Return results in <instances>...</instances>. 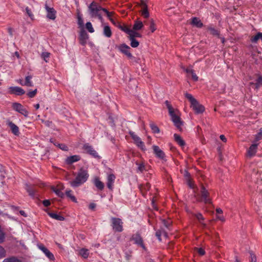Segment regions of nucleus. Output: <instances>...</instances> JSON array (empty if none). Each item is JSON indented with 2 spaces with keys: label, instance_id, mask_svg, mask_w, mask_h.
Segmentation results:
<instances>
[{
  "label": "nucleus",
  "instance_id": "nucleus-38",
  "mask_svg": "<svg viewBox=\"0 0 262 262\" xmlns=\"http://www.w3.org/2000/svg\"><path fill=\"white\" fill-rule=\"evenodd\" d=\"M32 79L31 76H27L25 78L24 85L27 86H32L33 85L32 82L31 81Z\"/></svg>",
  "mask_w": 262,
  "mask_h": 262
},
{
  "label": "nucleus",
  "instance_id": "nucleus-28",
  "mask_svg": "<svg viewBox=\"0 0 262 262\" xmlns=\"http://www.w3.org/2000/svg\"><path fill=\"white\" fill-rule=\"evenodd\" d=\"M143 27V24L141 21L136 20L135 21L133 29L135 31L141 30Z\"/></svg>",
  "mask_w": 262,
  "mask_h": 262
},
{
  "label": "nucleus",
  "instance_id": "nucleus-49",
  "mask_svg": "<svg viewBox=\"0 0 262 262\" xmlns=\"http://www.w3.org/2000/svg\"><path fill=\"white\" fill-rule=\"evenodd\" d=\"M102 11L105 13V14H106L107 15V17H108V18L109 19V20L110 19V18H112V15L113 14V12H109L108 11H107V9H106L105 8H104L103 9H102Z\"/></svg>",
  "mask_w": 262,
  "mask_h": 262
},
{
  "label": "nucleus",
  "instance_id": "nucleus-53",
  "mask_svg": "<svg viewBox=\"0 0 262 262\" xmlns=\"http://www.w3.org/2000/svg\"><path fill=\"white\" fill-rule=\"evenodd\" d=\"M191 76V77H192V79L194 80V81H197L198 80V77L196 76V75L195 74V73H194V71L193 70V71L192 72V73H191L190 74Z\"/></svg>",
  "mask_w": 262,
  "mask_h": 262
},
{
  "label": "nucleus",
  "instance_id": "nucleus-46",
  "mask_svg": "<svg viewBox=\"0 0 262 262\" xmlns=\"http://www.w3.org/2000/svg\"><path fill=\"white\" fill-rule=\"evenodd\" d=\"M195 251L200 255L202 256L205 254V251L202 248H195Z\"/></svg>",
  "mask_w": 262,
  "mask_h": 262
},
{
  "label": "nucleus",
  "instance_id": "nucleus-54",
  "mask_svg": "<svg viewBox=\"0 0 262 262\" xmlns=\"http://www.w3.org/2000/svg\"><path fill=\"white\" fill-rule=\"evenodd\" d=\"M125 257L126 260H127V261H129L130 259V257H132L131 252H125Z\"/></svg>",
  "mask_w": 262,
  "mask_h": 262
},
{
  "label": "nucleus",
  "instance_id": "nucleus-16",
  "mask_svg": "<svg viewBox=\"0 0 262 262\" xmlns=\"http://www.w3.org/2000/svg\"><path fill=\"white\" fill-rule=\"evenodd\" d=\"M258 145V143L253 142L247 150V154L248 156L252 157L255 155L257 152Z\"/></svg>",
  "mask_w": 262,
  "mask_h": 262
},
{
  "label": "nucleus",
  "instance_id": "nucleus-36",
  "mask_svg": "<svg viewBox=\"0 0 262 262\" xmlns=\"http://www.w3.org/2000/svg\"><path fill=\"white\" fill-rule=\"evenodd\" d=\"M262 139V128H260L259 130L258 133L255 135V139L253 142L256 143L258 141Z\"/></svg>",
  "mask_w": 262,
  "mask_h": 262
},
{
  "label": "nucleus",
  "instance_id": "nucleus-10",
  "mask_svg": "<svg viewBox=\"0 0 262 262\" xmlns=\"http://www.w3.org/2000/svg\"><path fill=\"white\" fill-rule=\"evenodd\" d=\"M83 149L87 153L93 156L95 158L100 159V157L99 156L97 152L94 149L92 146L89 144H85L83 146Z\"/></svg>",
  "mask_w": 262,
  "mask_h": 262
},
{
  "label": "nucleus",
  "instance_id": "nucleus-51",
  "mask_svg": "<svg viewBox=\"0 0 262 262\" xmlns=\"http://www.w3.org/2000/svg\"><path fill=\"white\" fill-rule=\"evenodd\" d=\"M57 146H59V147L61 149H62V150L67 151L68 149V146H66L65 144H58Z\"/></svg>",
  "mask_w": 262,
  "mask_h": 262
},
{
  "label": "nucleus",
  "instance_id": "nucleus-1",
  "mask_svg": "<svg viewBox=\"0 0 262 262\" xmlns=\"http://www.w3.org/2000/svg\"><path fill=\"white\" fill-rule=\"evenodd\" d=\"M89 177L88 171L83 168H81L78 172L75 180L70 182V185L73 187H78L85 183Z\"/></svg>",
  "mask_w": 262,
  "mask_h": 262
},
{
  "label": "nucleus",
  "instance_id": "nucleus-11",
  "mask_svg": "<svg viewBox=\"0 0 262 262\" xmlns=\"http://www.w3.org/2000/svg\"><path fill=\"white\" fill-rule=\"evenodd\" d=\"M8 93L10 94L21 96L25 94V91L22 88L18 86H10L9 88Z\"/></svg>",
  "mask_w": 262,
  "mask_h": 262
},
{
  "label": "nucleus",
  "instance_id": "nucleus-63",
  "mask_svg": "<svg viewBox=\"0 0 262 262\" xmlns=\"http://www.w3.org/2000/svg\"><path fill=\"white\" fill-rule=\"evenodd\" d=\"M220 139L223 141L224 142H226L227 141V139L225 137V136L223 135H221L220 137Z\"/></svg>",
  "mask_w": 262,
  "mask_h": 262
},
{
  "label": "nucleus",
  "instance_id": "nucleus-15",
  "mask_svg": "<svg viewBox=\"0 0 262 262\" xmlns=\"http://www.w3.org/2000/svg\"><path fill=\"white\" fill-rule=\"evenodd\" d=\"M7 124L10 128L12 133L15 136H18L20 134L18 127L11 121H7Z\"/></svg>",
  "mask_w": 262,
  "mask_h": 262
},
{
  "label": "nucleus",
  "instance_id": "nucleus-24",
  "mask_svg": "<svg viewBox=\"0 0 262 262\" xmlns=\"http://www.w3.org/2000/svg\"><path fill=\"white\" fill-rule=\"evenodd\" d=\"M259 40H262V33L258 32L255 36H252L250 38V41L252 43H256Z\"/></svg>",
  "mask_w": 262,
  "mask_h": 262
},
{
  "label": "nucleus",
  "instance_id": "nucleus-39",
  "mask_svg": "<svg viewBox=\"0 0 262 262\" xmlns=\"http://www.w3.org/2000/svg\"><path fill=\"white\" fill-rule=\"evenodd\" d=\"M66 194L68 198H70L73 202H76V199L75 196L72 194V191L71 190H67Z\"/></svg>",
  "mask_w": 262,
  "mask_h": 262
},
{
  "label": "nucleus",
  "instance_id": "nucleus-30",
  "mask_svg": "<svg viewBox=\"0 0 262 262\" xmlns=\"http://www.w3.org/2000/svg\"><path fill=\"white\" fill-rule=\"evenodd\" d=\"M174 138L175 141L178 143L179 145L181 146H183L185 145L184 141L182 139V138L179 135L175 134H174Z\"/></svg>",
  "mask_w": 262,
  "mask_h": 262
},
{
  "label": "nucleus",
  "instance_id": "nucleus-26",
  "mask_svg": "<svg viewBox=\"0 0 262 262\" xmlns=\"http://www.w3.org/2000/svg\"><path fill=\"white\" fill-rule=\"evenodd\" d=\"M47 213L51 217L57 221H62L64 220V217L63 216L56 213L50 212L49 211H47Z\"/></svg>",
  "mask_w": 262,
  "mask_h": 262
},
{
  "label": "nucleus",
  "instance_id": "nucleus-19",
  "mask_svg": "<svg viewBox=\"0 0 262 262\" xmlns=\"http://www.w3.org/2000/svg\"><path fill=\"white\" fill-rule=\"evenodd\" d=\"M152 149L154 150V154L156 155V156L161 159H163L165 157V154L164 152L159 148L158 146L157 145H154L152 146Z\"/></svg>",
  "mask_w": 262,
  "mask_h": 262
},
{
  "label": "nucleus",
  "instance_id": "nucleus-7",
  "mask_svg": "<svg viewBox=\"0 0 262 262\" xmlns=\"http://www.w3.org/2000/svg\"><path fill=\"white\" fill-rule=\"evenodd\" d=\"M129 134L132 139L134 140L135 144L142 150H145V147L144 143L142 141L141 138L132 131H130Z\"/></svg>",
  "mask_w": 262,
  "mask_h": 262
},
{
  "label": "nucleus",
  "instance_id": "nucleus-40",
  "mask_svg": "<svg viewBox=\"0 0 262 262\" xmlns=\"http://www.w3.org/2000/svg\"><path fill=\"white\" fill-rule=\"evenodd\" d=\"M28 192L29 193V194L32 196V197H35L36 196V190L32 188V187H28L27 189Z\"/></svg>",
  "mask_w": 262,
  "mask_h": 262
},
{
  "label": "nucleus",
  "instance_id": "nucleus-9",
  "mask_svg": "<svg viewBox=\"0 0 262 262\" xmlns=\"http://www.w3.org/2000/svg\"><path fill=\"white\" fill-rule=\"evenodd\" d=\"M130 241H134V244L140 246L143 249H145L143 239L139 233H136L133 234L130 238Z\"/></svg>",
  "mask_w": 262,
  "mask_h": 262
},
{
  "label": "nucleus",
  "instance_id": "nucleus-61",
  "mask_svg": "<svg viewBox=\"0 0 262 262\" xmlns=\"http://www.w3.org/2000/svg\"><path fill=\"white\" fill-rule=\"evenodd\" d=\"M96 206V204H95L94 203H90V204L89 205V208L90 209L94 210Z\"/></svg>",
  "mask_w": 262,
  "mask_h": 262
},
{
  "label": "nucleus",
  "instance_id": "nucleus-34",
  "mask_svg": "<svg viewBox=\"0 0 262 262\" xmlns=\"http://www.w3.org/2000/svg\"><path fill=\"white\" fill-rule=\"evenodd\" d=\"M79 254L84 258H87L89 255V250L85 248H82L79 250Z\"/></svg>",
  "mask_w": 262,
  "mask_h": 262
},
{
  "label": "nucleus",
  "instance_id": "nucleus-6",
  "mask_svg": "<svg viewBox=\"0 0 262 262\" xmlns=\"http://www.w3.org/2000/svg\"><path fill=\"white\" fill-rule=\"evenodd\" d=\"M90 14L92 17H95V16L99 13V11L104 9L97 3L93 2L88 7Z\"/></svg>",
  "mask_w": 262,
  "mask_h": 262
},
{
  "label": "nucleus",
  "instance_id": "nucleus-60",
  "mask_svg": "<svg viewBox=\"0 0 262 262\" xmlns=\"http://www.w3.org/2000/svg\"><path fill=\"white\" fill-rule=\"evenodd\" d=\"M250 262H256V258L254 254H251Z\"/></svg>",
  "mask_w": 262,
  "mask_h": 262
},
{
  "label": "nucleus",
  "instance_id": "nucleus-8",
  "mask_svg": "<svg viewBox=\"0 0 262 262\" xmlns=\"http://www.w3.org/2000/svg\"><path fill=\"white\" fill-rule=\"evenodd\" d=\"M12 108L15 111L19 113L25 117L28 116V112L20 103L15 102L12 104Z\"/></svg>",
  "mask_w": 262,
  "mask_h": 262
},
{
  "label": "nucleus",
  "instance_id": "nucleus-22",
  "mask_svg": "<svg viewBox=\"0 0 262 262\" xmlns=\"http://www.w3.org/2000/svg\"><path fill=\"white\" fill-rule=\"evenodd\" d=\"M80 160V157L78 155H74L69 157L66 159V163L68 164H71L74 162H77Z\"/></svg>",
  "mask_w": 262,
  "mask_h": 262
},
{
  "label": "nucleus",
  "instance_id": "nucleus-37",
  "mask_svg": "<svg viewBox=\"0 0 262 262\" xmlns=\"http://www.w3.org/2000/svg\"><path fill=\"white\" fill-rule=\"evenodd\" d=\"M118 27L123 32H125L128 35L129 34V32H130L131 29H129L127 26L126 25H119Z\"/></svg>",
  "mask_w": 262,
  "mask_h": 262
},
{
  "label": "nucleus",
  "instance_id": "nucleus-13",
  "mask_svg": "<svg viewBox=\"0 0 262 262\" xmlns=\"http://www.w3.org/2000/svg\"><path fill=\"white\" fill-rule=\"evenodd\" d=\"M119 51L128 58L132 57V54L129 52L130 48L125 43L120 45L118 47Z\"/></svg>",
  "mask_w": 262,
  "mask_h": 262
},
{
  "label": "nucleus",
  "instance_id": "nucleus-18",
  "mask_svg": "<svg viewBox=\"0 0 262 262\" xmlns=\"http://www.w3.org/2000/svg\"><path fill=\"white\" fill-rule=\"evenodd\" d=\"M116 179V177L114 174H110L107 178V187L110 189L112 190L113 189L114 183Z\"/></svg>",
  "mask_w": 262,
  "mask_h": 262
},
{
  "label": "nucleus",
  "instance_id": "nucleus-57",
  "mask_svg": "<svg viewBox=\"0 0 262 262\" xmlns=\"http://www.w3.org/2000/svg\"><path fill=\"white\" fill-rule=\"evenodd\" d=\"M161 234H162V232L161 231L159 230V231H157L156 232V236L158 237V239L161 241Z\"/></svg>",
  "mask_w": 262,
  "mask_h": 262
},
{
  "label": "nucleus",
  "instance_id": "nucleus-55",
  "mask_svg": "<svg viewBox=\"0 0 262 262\" xmlns=\"http://www.w3.org/2000/svg\"><path fill=\"white\" fill-rule=\"evenodd\" d=\"M140 5H141L142 9H143L144 8H147V5L146 2L144 1H143V0H141V1Z\"/></svg>",
  "mask_w": 262,
  "mask_h": 262
},
{
  "label": "nucleus",
  "instance_id": "nucleus-50",
  "mask_svg": "<svg viewBox=\"0 0 262 262\" xmlns=\"http://www.w3.org/2000/svg\"><path fill=\"white\" fill-rule=\"evenodd\" d=\"M6 256V251L4 248L0 246V258L4 257Z\"/></svg>",
  "mask_w": 262,
  "mask_h": 262
},
{
  "label": "nucleus",
  "instance_id": "nucleus-14",
  "mask_svg": "<svg viewBox=\"0 0 262 262\" xmlns=\"http://www.w3.org/2000/svg\"><path fill=\"white\" fill-rule=\"evenodd\" d=\"M45 8L47 12V17L52 20L56 18V11L53 8H50L47 5L45 6Z\"/></svg>",
  "mask_w": 262,
  "mask_h": 262
},
{
  "label": "nucleus",
  "instance_id": "nucleus-56",
  "mask_svg": "<svg viewBox=\"0 0 262 262\" xmlns=\"http://www.w3.org/2000/svg\"><path fill=\"white\" fill-rule=\"evenodd\" d=\"M26 11L28 15L29 16V17H32V16H33V14L31 12V10L28 7H27L26 8Z\"/></svg>",
  "mask_w": 262,
  "mask_h": 262
},
{
  "label": "nucleus",
  "instance_id": "nucleus-20",
  "mask_svg": "<svg viewBox=\"0 0 262 262\" xmlns=\"http://www.w3.org/2000/svg\"><path fill=\"white\" fill-rule=\"evenodd\" d=\"M257 78L255 80V82H251L250 84L251 85H254L255 86L254 89L258 90L262 85V76L259 75H257Z\"/></svg>",
  "mask_w": 262,
  "mask_h": 262
},
{
  "label": "nucleus",
  "instance_id": "nucleus-29",
  "mask_svg": "<svg viewBox=\"0 0 262 262\" xmlns=\"http://www.w3.org/2000/svg\"><path fill=\"white\" fill-rule=\"evenodd\" d=\"M194 215L198 219L199 223L202 225L203 227L205 228L206 227V224L203 223L204 218L203 215L201 213H198L195 214Z\"/></svg>",
  "mask_w": 262,
  "mask_h": 262
},
{
  "label": "nucleus",
  "instance_id": "nucleus-64",
  "mask_svg": "<svg viewBox=\"0 0 262 262\" xmlns=\"http://www.w3.org/2000/svg\"><path fill=\"white\" fill-rule=\"evenodd\" d=\"M216 212L217 215H220L223 213V211L221 208H217L216 209Z\"/></svg>",
  "mask_w": 262,
  "mask_h": 262
},
{
  "label": "nucleus",
  "instance_id": "nucleus-44",
  "mask_svg": "<svg viewBox=\"0 0 262 262\" xmlns=\"http://www.w3.org/2000/svg\"><path fill=\"white\" fill-rule=\"evenodd\" d=\"M130 41V46L133 48H137L139 45V42L136 39H131L129 38Z\"/></svg>",
  "mask_w": 262,
  "mask_h": 262
},
{
  "label": "nucleus",
  "instance_id": "nucleus-33",
  "mask_svg": "<svg viewBox=\"0 0 262 262\" xmlns=\"http://www.w3.org/2000/svg\"><path fill=\"white\" fill-rule=\"evenodd\" d=\"M3 262H22V261L15 256H11L4 259Z\"/></svg>",
  "mask_w": 262,
  "mask_h": 262
},
{
  "label": "nucleus",
  "instance_id": "nucleus-2",
  "mask_svg": "<svg viewBox=\"0 0 262 262\" xmlns=\"http://www.w3.org/2000/svg\"><path fill=\"white\" fill-rule=\"evenodd\" d=\"M185 97L190 101L191 107L196 114H201L205 111V107L203 105L200 104L191 94L186 93L185 94Z\"/></svg>",
  "mask_w": 262,
  "mask_h": 262
},
{
  "label": "nucleus",
  "instance_id": "nucleus-4",
  "mask_svg": "<svg viewBox=\"0 0 262 262\" xmlns=\"http://www.w3.org/2000/svg\"><path fill=\"white\" fill-rule=\"evenodd\" d=\"M199 201L208 204H211L212 203L209 192L203 185L201 186V196L199 199Z\"/></svg>",
  "mask_w": 262,
  "mask_h": 262
},
{
  "label": "nucleus",
  "instance_id": "nucleus-47",
  "mask_svg": "<svg viewBox=\"0 0 262 262\" xmlns=\"http://www.w3.org/2000/svg\"><path fill=\"white\" fill-rule=\"evenodd\" d=\"M149 28L151 30V32H154L156 30L155 24L152 19L150 20Z\"/></svg>",
  "mask_w": 262,
  "mask_h": 262
},
{
  "label": "nucleus",
  "instance_id": "nucleus-31",
  "mask_svg": "<svg viewBox=\"0 0 262 262\" xmlns=\"http://www.w3.org/2000/svg\"><path fill=\"white\" fill-rule=\"evenodd\" d=\"M128 35V38L131 39H135V37H141V35L139 33L137 32L136 31L133 29L130 30V32H129Z\"/></svg>",
  "mask_w": 262,
  "mask_h": 262
},
{
  "label": "nucleus",
  "instance_id": "nucleus-17",
  "mask_svg": "<svg viewBox=\"0 0 262 262\" xmlns=\"http://www.w3.org/2000/svg\"><path fill=\"white\" fill-rule=\"evenodd\" d=\"M38 248L40 250H41L42 251V252L50 260L54 259V256L53 254L43 245H39Z\"/></svg>",
  "mask_w": 262,
  "mask_h": 262
},
{
  "label": "nucleus",
  "instance_id": "nucleus-62",
  "mask_svg": "<svg viewBox=\"0 0 262 262\" xmlns=\"http://www.w3.org/2000/svg\"><path fill=\"white\" fill-rule=\"evenodd\" d=\"M185 71L188 74H190L191 73H192V72L193 71V70L191 68H187L186 70H185Z\"/></svg>",
  "mask_w": 262,
  "mask_h": 262
},
{
  "label": "nucleus",
  "instance_id": "nucleus-58",
  "mask_svg": "<svg viewBox=\"0 0 262 262\" xmlns=\"http://www.w3.org/2000/svg\"><path fill=\"white\" fill-rule=\"evenodd\" d=\"M138 169L141 172H142L145 169V166L143 164H140L138 167Z\"/></svg>",
  "mask_w": 262,
  "mask_h": 262
},
{
  "label": "nucleus",
  "instance_id": "nucleus-45",
  "mask_svg": "<svg viewBox=\"0 0 262 262\" xmlns=\"http://www.w3.org/2000/svg\"><path fill=\"white\" fill-rule=\"evenodd\" d=\"M142 15L143 17H144L145 18H147L149 17V12L148 11V9L147 8H144L142 9Z\"/></svg>",
  "mask_w": 262,
  "mask_h": 262
},
{
  "label": "nucleus",
  "instance_id": "nucleus-23",
  "mask_svg": "<svg viewBox=\"0 0 262 262\" xmlns=\"http://www.w3.org/2000/svg\"><path fill=\"white\" fill-rule=\"evenodd\" d=\"M207 30L212 35L219 37L220 31L216 29L214 27H213L211 26H209L207 27Z\"/></svg>",
  "mask_w": 262,
  "mask_h": 262
},
{
  "label": "nucleus",
  "instance_id": "nucleus-43",
  "mask_svg": "<svg viewBox=\"0 0 262 262\" xmlns=\"http://www.w3.org/2000/svg\"><path fill=\"white\" fill-rule=\"evenodd\" d=\"M50 53H49V52H45L42 53L41 56V58L46 62H47L48 61L49 58L50 57Z\"/></svg>",
  "mask_w": 262,
  "mask_h": 262
},
{
  "label": "nucleus",
  "instance_id": "nucleus-59",
  "mask_svg": "<svg viewBox=\"0 0 262 262\" xmlns=\"http://www.w3.org/2000/svg\"><path fill=\"white\" fill-rule=\"evenodd\" d=\"M42 204L45 207H48L50 205L51 203L49 200H45L43 201Z\"/></svg>",
  "mask_w": 262,
  "mask_h": 262
},
{
  "label": "nucleus",
  "instance_id": "nucleus-41",
  "mask_svg": "<svg viewBox=\"0 0 262 262\" xmlns=\"http://www.w3.org/2000/svg\"><path fill=\"white\" fill-rule=\"evenodd\" d=\"M86 29L90 33L94 32V29L93 27L92 24L90 22H88L85 24Z\"/></svg>",
  "mask_w": 262,
  "mask_h": 262
},
{
  "label": "nucleus",
  "instance_id": "nucleus-21",
  "mask_svg": "<svg viewBox=\"0 0 262 262\" xmlns=\"http://www.w3.org/2000/svg\"><path fill=\"white\" fill-rule=\"evenodd\" d=\"M93 183L98 190H102L104 189V184L100 180L99 178H95Z\"/></svg>",
  "mask_w": 262,
  "mask_h": 262
},
{
  "label": "nucleus",
  "instance_id": "nucleus-5",
  "mask_svg": "<svg viewBox=\"0 0 262 262\" xmlns=\"http://www.w3.org/2000/svg\"><path fill=\"white\" fill-rule=\"evenodd\" d=\"M112 226L115 232H121L123 231V222L119 218H111Z\"/></svg>",
  "mask_w": 262,
  "mask_h": 262
},
{
  "label": "nucleus",
  "instance_id": "nucleus-42",
  "mask_svg": "<svg viewBox=\"0 0 262 262\" xmlns=\"http://www.w3.org/2000/svg\"><path fill=\"white\" fill-rule=\"evenodd\" d=\"M77 24L80 27H82L83 26V20L82 17V15L79 13L77 14Z\"/></svg>",
  "mask_w": 262,
  "mask_h": 262
},
{
  "label": "nucleus",
  "instance_id": "nucleus-27",
  "mask_svg": "<svg viewBox=\"0 0 262 262\" xmlns=\"http://www.w3.org/2000/svg\"><path fill=\"white\" fill-rule=\"evenodd\" d=\"M103 35L108 38H110L112 35V32L111 29V28L108 26H105L103 28Z\"/></svg>",
  "mask_w": 262,
  "mask_h": 262
},
{
  "label": "nucleus",
  "instance_id": "nucleus-25",
  "mask_svg": "<svg viewBox=\"0 0 262 262\" xmlns=\"http://www.w3.org/2000/svg\"><path fill=\"white\" fill-rule=\"evenodd\" d=\"M191 24L193 26L199 28H201L203 26V24L201 22V20L198 17H193L192 19Z\"/></svg>",
  "mask_w": 262,
  "mask_h": 262
},
{
  "label": "nucleus",
  "instance_id": "nucleus-52",
  "mask_svg": "<svg viewBox=\"0 0 262 262\" xmlns=\"http://www.w3.org/2000/svg\"><path fill=\"white\" fill-rule=\"evenodd\" d=\"M163 223L164 225L165 226V227H166L167 228H168L171 225V222L168 221H166L165 220H164L163 221Z\"/></svg>",
  "mask_w": 262,
  "mask_h": 262
},
{
  "label": "nucleus",
  "instance_id": "nucleus-3",
  "mask_svg": "<svg viewBox=\"0 0 262 262\" xmlns=\"http://www.w3.org/2000/svg\"><path fill=\"white\" fill-rule=\"evenodd\" d=\"M165 104L168 110L169 114L171 117V120L173 122L174 125L179 129L181 130V126L182 125V122L181 120V118L179 117L174 112L173 107L169 103L168 101H165Z\"/></svg>",
  "mask_w": 262,
  "mask_h": 262
},
{
  "label": "nucleus",
  "instance_id": "nucleus-12",
  "mask_svg": "<svg viewBox=\"0 0 262 262\" xmlns=\"http://www.w3.org/2000/svg\"><path fill=\"white\" fill-rule=\"evenodd\" d=\"M89 38V35L86 32V31L82 29L80 32L79 37V43L82 46H85L86 43V41Z\"/></svg>",
  "mask_w": 262,
  "mask_h": 262
},
{
  "label": "nucleus",
  "instance_id": "nucleus-48",
  "mask_svg": "<svg viewBox=\"0 0 262 262\" xmlns=\"http://www.w3.org/2000/svg\"><path fill=\"white\" fill-rule=\"evenodd\" d=\"M37 93V89L34 91H30L27 93V95L29 98H33L35 96Z\"/></svg>",
  "mask_w": 262,
  "mask_h": 262
},
{
  "label": "nucleus",
  "instance_id": "nucleus-32",
  "mask_svg": "<svg viewBox=\"0 0 262 262\" xmlns=\"http://www.w3.org/2000/svg\"><path fill=\"white\" fill-rule=\"evenodd\" d=\"M63 189V186L61 185L60 188H53V190L57 195L61 198H63L64 196V194L61 191V189Z\"/></svg>",
  "mask_w": 262,
  "mask_h": 262
},
{
  "label": "nucleus",
  "instance_id": "nucleus-35",
  "mask_svg": "<svg viewBox=\"0 0 262 262\" xmlns=\"http://www.w3.org/2000/svg\"><path fill=\"white\" fill-rule=\"evenodd\" d=\"M149 126L153 133L155 134H158L160 133V129L159 127L154 123L150 122Z\"/></svg>",
  "mask_w": 262,
  "mask_h": 262
}]
</instances>
